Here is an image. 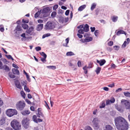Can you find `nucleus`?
Instances as JSON below:
<instances>
[{
    "mask_svg": "<svg viewBox=\"0 0 130 130\" xmlns=\"http://www.w3.org/2000/svg\"><path fill=\"white\" fill-rule=\"evenodd\" d=\"M46 58H45L44 57L42 58L41 57L40 58V59L42 62H45L46 61Z\"/></svg>",
    "mask_w": 130,
    "mask_h": 130,
    "instance_id": "50",
    "label": "nucleus"
},
{
    "mask_svg": "<svg viewBox=\"0 0 130 130\" xmlns=\"http://www.w3.org/2000/svg\"><path fill=\"white\" fill-rule=\"evenodd\" d=\"M74 55V53L72 52H68L66 53V55L68 56Z\"/></svg>",
    "mask_w": 130,
    "mask_h": 130,
    "instance_id": "30",
    "label": "nucleus"
},
{
    "mask_svg": "<svg viewBox=\"0 0 130 130\" xmlns=\"http://www.w3.org/2000/svg\"><path fill=\"white\" fill-rule=\"evenodd\" d=\"M92 40V38L91 37H88L85 38L83 41V42L85 43L87 42H89Z\"/></svg>",
    "mask_w": 130,
    "mask_h": 130,
    "instance_id": "16",
    "label": "nucleus"
},
{
    "mask_svg": "<svg viewBox=\"0 0 130 130\" xmlns=\"http://www.w3.org/2000/svg\"><path fill=\"white\" fill-rule=\"evenodd\" d=\"M40 11H38L35 14V18H37V17H38L39 15H40Z\"/></svg>",
    "mask_w": 130,
    "mask_h": 130,
    "instance_id": "34",
    "label": "nucleus"
},
{
    "mask_svg": "<svg viewBox=\"0 0 130 130\" xmlns=\"http://www.w3.org/2000/svg\"><path fill=\"white\" fill-rule=\"evenodd\" d=\"M127 44V42L126 41L124 42L123 44L122 45V47H125L126 46Z\"/></svg>",
    "mask_w": 130,
    "mask_h": 130,
    "instance_id": "48",
    "label": "nucleus"
},
{
    "mask_svg": "<svg viewBox=\"0 0 130 130\" xmlns=\"http://www.w3.org/2000/svg\"><path fill=\"white\" fill-rule=\"evenodd\" d=\"M70 11L69 10H67L66 11L65 14L66 15H69V13Z\"/></svg>",
    "mask_w": 130,
    "mask_h": 130,
    "instance_id": "61",
    "label": "nucleus"
},
{
    "mask_svg": "<svg viewBox=\"0 0 130 130\" xmlns=\"http://www.w3.org/2000/svg\"><path fill=\"white\" fill-rule=\"evenodd\" d=\"M96 62L99 63L100 65L101 66L103 65L105 63L106 61L105 59L101 60L100 61L97 60Z\"/></svg>",
    "mask_w": 130,
    "mask_h": 130,
    "instance_id": "13",
    "label": "nucleus"
},
{
    "mask_svg": "<svg viewBox=\"0 0 130 130\" xmlns=\"http://www.w3.org/2000/svg\"><path fill=\"white\" fill-rule=\"evenodd\" d=\"M25 101L28 104H29L30 105V104H31V103L30 102V101L27 99H26L25 100Z\"/></svg>",
    "mask_w": 130,
    "mask_h": 130,
    "instance_id": "58",
    "label": "nucleus"
},
{
    "mask_svg": "<svg viewBox=\"0 0 130 130\" xmlns=\"http://www.w3.org/2000/svg\"><path fill=\"white\" fill-rule=\"evenodd\" d=\"M56 12L54 11L53 12L51 13V16L52 18H54L56 16Z\"/></svg>",
    "mask_w": 130,
    "mask_h": 130,
    "instance_id": "40",
    "label": "nucleus"
},
{
    "mask_svg": "<svg viewBox=\"0 0 130 130\" xmlns=\"http://www.w3.org/2000/svg\"><path fill=\"white\" fill-rule=\"evenodd\" d=\"M50 9L49 7H46L43 9L42 11V13H47L50 11Z\"/></svg>",
    "mask_w": 130,
    "mask_h": 130,
    "instance_id": "14",
    "label": "nucleus"
},
{
    "mask_svg": "<svg viewBox=\"0 0 130 130\" xmlns=\"http://www.w3.org/2000/svg\"><path fill=\"white\" fill-rule=\"evenodd\" d=\"M101 69V68L100 67H98L97 68L95 71L97 74H98L100 73Z\"/></svg>",
    "mask_w": 130,
    "mask_h": 130,
    "instance_id": "33",
    "label": "nucleus"
},
{
    "mask_svg": "<svg viewBox=\"0 0 130 130\" xmlns=\"http://www.w3.org/2000/svg\"><path fill=\"white\" fill-rule=\"evenodd\" d=\"M35 48L37 51H38L41 50V48L40 46H37Z\"/></svg>",
    "mask_w": 130,
    "mask_h": 130,
    "instance_id": "47",
    "label": "nucleus"
},
{
    "mask_svg": "<svg viewBox=\"0 0 130 130\" xmlns=\"http://www.w3.org/2000/svg\"><path fill=\"white\" fill-rule=\"evenodd\" d=\"M118 17L117 16H113L111 17V19L112 21L113 22H116L118 19Z\"/></svg>",
    "mask_w": 130,
    "mask_h": 130,
    "instance_id": "24",
    "label": "nucleus"
},
{
    "mask_svg": "<svg viewBox=\"0 0 130 130\" xmlns=\"http://www.w3.org/2000/svg\"><path fill=\"white\" fill-rule=\"evenodd\" d=\"M21 96L24 98H25V94L23 91H21Z\"/></svg>",
    "mask_w": 130,
    "mask_h": 130,
    "instance_id": "42",
    "label": "nucleus"
},
{
    "mask_svg": "<svg viewBox=\"0 0 130 130\" xmlns=\"http://www.w3.org/2000/svg\"><path fill=\"white\" fill-rule=\"evenodd\" d=\"M47 68L52 70H55L56 69V67L55 66H47Z\"/></svg>",
    "mask_w": 130,
    "mask_h": 130,
    "instance_id": "31",
    "label": "nucleus"
},
{
    "mask_svg": "<svg viewBox=\"0 0 130 130\" xmlns=\"http://www.w3.org/2000/svg\"><path fill=\"white\" fill-rule=\"evenodd\" d=\"M55 27L54 24L50 21L48 22L44 26V28L46 30H52Z\"/></svg>",
    "mask_w": 130,
    "mask_h": 130,
    "instance_id": "3",
    "label": "nucleus"
},
{
    "mask_svg": "<svg viewBox=\"0 0 130 130\" xmlns=\"http://www.w3.org/2000/svg\"><path fill=\"white\" fill-rule=\"evenodd\" d=\"M77 65L79 67H81V61L80 60L78 61L77 63Z\"/></svg>",
    "mask_w": 130,
    "mask_h": 130,
    "instance_id": "57",
    "label": "nucleus"
},
{
    "mask_svg": "<svg viewBox=\"0 0 130 130\" xmlns=\"http://www.w3.org/2000/svg\"><path fill=\"white\" fill-rule=\"evenodd\" d=\"M105 101H103L100 103L99 108H102L105 107Z\"/></svg>",
    "mask_w": 130,
    "mask_h": 130,
    "instance_id": "22",
    "label": "nucleus"
},
{
    "mask_svg": "<svg viewBox=\"0 0 130 130\" xmlns=\"http://www.w3.org/2000/svg\"><path fill=\"white\" fill-rule=\"evenodd\" d=\"M83 28L84 31L87 32L89 30V26L87 24H86L84 27Z\"/></svg>",
    "mask_w": 130,
    "mask_h": 130,
    "instance_id": "23",
    "label": "nucleus"
},
{
    "mask_svg": "<svg viewBox=\"0 0 130 130\" xmlns=\"http://www.w3.org/2000/svg\"><path fill=\"white\" fill-rule=\"evenodd\" d=\"M22 26L23 28L25 29H27L28 28V25L26 24H22Z\"/></svg>",
    "mask_w": 130,
    "mask_h": 130,
    "instance_id": "27",
    "label": "nucleus"
},
{
    "mask_svg": "<svg viewBox=\"0 0 130 130\" xmlns=\"http://www.w3.org/2000/svg\"><path fill=\"white\" fill-rule=\"evenodd\" d=\"M92 63H89L88 66L87 67V68H92Z\"/></svg>",
    "mask_w": 130,
    "mask_h": 130,
    "instance_id": "63",
    "label": "nucleus"
},
{
    "mask_svg": "<svg viewBox=\"0 0 130 130\" xmlns=\"http://www.w3.org/2000/svg\"><path fill=\"white\" fill-rule=\"evenodd\" d=\"M108 86L111 87H113L115 86L114 84L113 83L112 84H110L108 85Z\"/></svg>",
    "mask_w": 130,
    "mask_h": 130,
    "instance_id": "62",
    "label": "nucleus"
},
{
    "mask_svg": "<svg viewBox=\"0 0 130 130\" xmlns=\"http://www.w3.org/2000/svg\"><path fill=\"white\" fill-rule=\"evenodd\" d=\"M15 85L16 87L20 89L22 88V87L21 86L20 83L19 81L17 80L15 82Z\"/></svg>",
    "mask_w": 130,
    "mask_h": 130,
    "instance_id": "15",
    "label": "nucleus"
},
{
    "mask_svg": "<svg viewBox=\"0 0 130 130\" xmlns=\"http://www.w3.org/2000/svg\"><path fill=\"white\" fill-rule=\"evenodd\" d=\"M51 34L50 33H47L43 35L42 37V38L44 39L45 38L50 36Z\"/></svg>",
    "mask_w": 130,
    "mask_h": 130,
    "instance_id": "35",
    "label": "nucleus"
},
{
    "mask_svg": "<svg viewBox=\"0 0 130 130\" xmlns=\"http://www.w3.org/2000/svg\"><path fill=\"white\" fill-rule=\"evenodd\" d=\"M29 119L27 118H24L22 121L23 126L25 129L29 127Z\"/></svg>",
    "mask_w": 130,
    "mask_h": 130,
    "instance_id": "8",
    "label": "nucleus"
},
{
    "mask_svg": "<svg viewBox=\"0 0 130 130\" xmlns=\"http://www.w3.org/2000/svg\"><path fill=\"white\" fill-rule=\"evenodd\" d=\"M26 78H27V80L29 82H30V79L29 78V75L27 74V75H26Z\"/></svg>",
    "mask_w": 130,
    "mask_h": 130,
    "instance_id": "53",
    "label": "nucleus"
},
{
    "mask_svg": "<svg viewBox=\"0 0 130 130\" xmlns=\"http://www.w3.org/2000/svg\"><path fill=\"white\" fill-rule=\"evenodd\" d=\"M99 30H95L94 32V34L96 37H98V35Z\"/></svg>",
    "mask_w": 130,
    "mask_h": 130,
    "instance_id": "46",
    "label": "nucleus"
},
{
    "mask_svg": "<svg viewBox=\"0 0 130 130\" xmlns=\"http://www.w3.org/2000/svg\"><path fill=\"white\" fill-rule=\"evenodd\" d=\"M95 11L96 13L95 14L96 15H98L99 11V9H97L95 10Z\"/></svg>",
    "mask_w": 130,
    "mask_h": 130,
    "instance_id": "60",
    "label": "nucleus"
},
{
    "mask_svg": "<svg viewBox=\"0 0 130 130\" xmlns=\"http://www.w3.org/2000/svg\"><path fill=\"white\" fill-rule=\"evenodd\" d=\"M6 114L8 116L11 117L14 115H17V111L15 109H9L6 111Z\"/></svg>",
    "mask_w": 130,
    "mask_h": 130,
    "instance_id": "5",
    "label": "nucleus"
},
{
    "mask_svg": "<svg viewBox=\"0 0 130 130\" xmlns=\"http://www.w3.org/2000/svg\"><path fill=\"white\" fill-rule=\"evenodd\" d=\"M22 31L21 27L18 25H17L14 30V34L17 37L19 36L20 34L22 32Z\"/></svg>",
    "mask_w": 130,
    "mask_h": 130,
    "instance_id": "7",
    "label": "nucleus"
},
{
    "mask_svg": "<svg viewBox=\"0 0 130 130\" xmlns=\"http://www.w3.org/2000/svg\"><path fill=\"white\" fill-rule=\"evenodd\" d=\"M113 43L112 41H110L108 42V45L109 46H111L113 45Z\"/></svg>",
    "mask_w": 130,
    "mask_h": 130,
    "instance_id": "44",
    "label": "nucleus"
},
{
    "mask_svg": "<svg viewBox=\"0 0 130 130\" xmlns=\"http://www.w3.org/2000/svg\"><path fill=\"white\" fill-rule=\"evenodd\" d=\"M110 103H111L110 101L109 100H107L106 102V105H109L110 104Z\"/></svg>",
    "mask_w": 130,
    "mask_h": 130,
    "instance_id": "51",
    "label": "nucleus"
},
{
    "mask_svg": "<svg viewBox=\"0 0 130 130\" xmlns=\"http://www.w3.org/2000/svg\"><path fill=\"white\" fill-rule=\"evenodd\" d=\"M104 130H113L112 127L110 125H107L105 126Z\"/></svg>",
    "mask_w": 130,
    "mask_h": 130,
    "instance_id": "11",
    "label": "nucleus"
},
{
    "mask_svg": "<svg viewBox=\"0 0 130 130\" xmlns=\"http://www.w3.org/2000/svg\"><path fill=\"white\" fill-rule=\"evenodd\" d=\"M25 105V103L20 101L16 104V108L18 110H22L24 108Z\"/></svg>",
    "mask_w": 130,
    "mask_h": 130,
    "instance_id": "6",
    "label": "nucleus"
},
{
    "mask_svg": "<svg viewBox=\"0 0 130 130\" xmlns=\"http://www.w3.org/2000/svg\"><path fill=\"white\" fill-rule=\"evenodd\" d=\"M34 27L32 26L30 27L27 30L26 32L28 34H30L31 32L33 31Z\"/></svg>",
    "mask_w": 130,
    "mask_h": 130,
    "instance_id": "19",
    "label": "nucleus"
},
{
    "mask_svg": "<svg viewBox=\"0 0 130 130\" xmlns=\"http://www.w3.org/2000/svg\"><path fill=\"white\" fill-rule=\"evenodd\" d=\"M22 22L24 23H28L29 21L28 20H26L25 19H23L22 20Z\"/></svg>",
    "mask_w": 130,
    "mask_h": 130,
    "instance_id": "52",
    "label": "nucleus"
},
{
    "mask_svg": "<svg viewBox=\"0 0 130 130\" xmlns=\"http://www.w3.org/2000/svg\"><path fill=\"white\" fill-rule=\"evenodd\" d=\"M99 121L97 118H94L92 121L93 126L95 128H98L99 127Z\"/></svg>",
    "mask_w": 130,
    "mask_h": 130,
    "instance_id": "9",
    "label": "nucleus"
},
{
    "mask_svg": "<svg viewBox=\"0 0 130 130\" xmlns=\"http://www.w3.org/2000/svg\"><path fill=\"white\" fill-rule=\"evenodd\" d=\"M58 7V5H55L53 7V9L54 10H55Z\"/></svg>",
    "mask_w": 130,
    "mask_h": 130,
    "instance_id": "49",
    "label": "nucleus"
},
{
    "mask_svg": "<svg viewBox=\"0 0 130 130\" xmlns=\"http://www.w3.org/2000/svg\"><path fill=\"white\" fill-rule=\"evenodd\" d=\"M122 106H123L124 108L126 109H130V102L127 100L122 99L121 102Z\"/></svg>",
    "mask_w": 130,
    "mask_h": 130,
    "instance_id": "4",
    "label": "nucleus"
},
{
    "mask_svg": "<svg viewBox=\"0 0 130 130\" xmlns=\"http://www.w3.org/2000/svg\"><path fill=\"white\" fill-rule=\"evenodd\" d=\"M2 69L5 70L6 72H7L10 71V70L9 67L6 65H4L3 66V69Z\"/></svg>",
    "mask_w": 130,
    "mask_h": 130,
    "instance_id": "18",
    "label": "nucleus"
},
{
    "mask_svg": "<svg viewBox=\"0 0 130 130\" xmlns=\"http://www.w3.org/2000/svg\"><path fill=\"white\" fill-rule=\"evenodd\" d=\"M40 54L42 56H43L44 58H46L47 55L46 54L43 52H42L40 53Z\"/></svg>",
    "mask_w": 130,
    "mask_h": 130,
    "instance_id": "37",
    "label": "nucleus"
},
{
    "mask_svg": "<svg viewBox=\"0 0 130 130\" xmlns=\"http://www.w3.org/2000/svg\"><path fill=\"white\" fill-rule=\"evenodd\" d=\"M32 119L33 121L36 123H38V121L37 120V117L36 115H34L32 117Z\"/></svg>",
    "mask_w": 130,
    "mask_h": 130,
    "instance_id": "32",
    "label": "nucleus"
},
{
    "mask_svg": "<svg viewBox=\"0 0 130 130\" xmlns=\"http://www.w3.org/2000/svg\"><path fill=\"white\" fill-rule=\"evenodd\" d=\"M64 18L62 16H60L59 18V21L60 22L63 23L64 22Z\"/></svg>",
    "mask_w": 130,
    "mask_h": 130,
    "instance_id": "26",
    "label": "nucleus"
},
{
    "mask_svg": "<svg viewBox=\"0 0 130 130\" xmlns=\"http://www.w3.org/2000/svg\"><path fill=\"white\" fill-rule=\"evenodd\" d=\"M85 130H92V128L89 126H88L86 127Z\"/></svg>",
    "mask_w": 130,
    "mask_h": 130,
    "instance_id": "55",
    "label": "nucleus"
},
{
    "mask_svg": "<svg viewBox=\"0 0 130 130\" xmlns=\"http://www.w3.org/2000/svg\"><path fill=\"white\" fill-rule=\"evenodd\" d=\"M11 127L15 130H20L21 129V124L15 120H13L11 123Z\"/></svg>",
    "mask_w": 130,
    "mask_h": 130,
    "instance_id": "2",
    "label": "nucleus"
},
{
    "mask_svg": "<svg viewBox=\"0 0 130 130\" xmlns=\"http://www.w3.org/2000/svg\"><path fill=\"white\" fill-rule=\"evenodd\" d=\"M24 90L28 92H30V91L29 89L27 88L26 85H25L24 86Z\"/></svg>",
    "mask_w": 130,
    "mask_h": 130,
    "instance_id": "41",
    "label": "nucleus"
},
{
    "mask_svg": "<svg viewBox=\"0 0 130 130\" xmlns=\"http://www.w3.org/2000/svg\"><path fill=\"white\" fill-rule=\"evenodd\" d=\"M119 31V32L120 33V34H124L125 35L126 34V33L125 32L124 30H120Z\"/></svg>",
    "mask_w": 130,
    "mask_h": 130,
    "instance_id": "54",
    "label": "nucleus"
},
{
    "mask_svg": "<svg viewBox=\"0 0 130 130\" xmlns=\"http://www.w3.org/2000/svg\"><path fill=\"white\" fill-rule=\"evenodd\" d=\"M9 76L11 78H14L15 77V76L11 73H9L8 74Z\"/></svg>",
    "mask_w": 130,
    "mask_h": 130,
    "instance_id": "39",
    "label": "nucleus"
},
{
    "mask_svg": "<svg viewBox=\"0 0 130 130\" xmlns=\"http://www.w3.org/2000/svg\"><path fill=\"white\" fill-rule=\"evenodd\" d=\"M86 7L85 5H84L80 6L78 8V10L79 11H82Z\"/></svg>",
    "mask_w": 130,
    "mask_h": 130,
    "instance_id": "25",
    "label": "nucleus"
},
{
    "mask_svg": "<svg viewBox=\"0 0 130 130\" xmlns=\"http://www.w3.org/2000/svg\"><path fill=\"white\" fill-rule=\"evenodd\" d=\"M115 124L118 130H127L129 126L128 123L123 118L119 116L114 120Z\"/></svg>",
    "mask_w": 130,
    "mask_h": 130,
    "instance_id": "1",
    "label": "nucleus"
},
{
    "mask_svg": "<svg viewBox=\"0 0 130 130\" xmlns=\"http://www.w3.org/2000/svg\"><path fill=\"white\" fill-rule=\"evenodd\" d=\"M22 115L24 116L27 115L30 113V112L28 110H24L21 112Z\"/></svg>",
    "mask_w": 130,
    "mask_h": 130,
    "instance_id": "21",
    "label": "nucleus"
},
{
    "mask_svg": "<svg viewBox=\"0 0 130 130\" xmlns=\"http://www.w3.org/2000/svg\"><path fill=\"white\" fill-rule=\"evenodd\" d=\"M3 66L2 62L0 61V69H3Z\"/></svg>",
    "mask_w": 130,
    "mask_h": 130,
    "instance_id": "56",
    "label": "nucleus"
},
{
    "mask_svg": "<svg viewBox=\"0 0 130 130\" xmlns=\"http://www.w3.org/2000/svg\"><path fill=\"white\" fill-rule=\"evenodd\" d=\"M41 108H38V115L37 116L38 117L40 118L41 117L43 118L44 116L42 112L41 111Z\"/></svg>",
    "mask_w": 130,
    "mask_h": 130,
    "instance_id": "12",
    "label": "nucleus"
},
{
    "mask_svg": "<svg viewBox=\"0 0 130 130\" xmlns=\"http://www.w3.org/2000/svg\"><path fill=\"white\" fill-rule=\"evenodd\" d=\"M69 38H67L66 39V43L65 44H63V45L65 46H67V45L68 43H69Z\"/></svg>",
    "mask_w": 130,
    "mask_h": 130,
    "instance_id": "38",
    "label": "nucleus"
},
{
    "mask_svg": "<svg viewBox=\"0 0 130 130\" xmlns=\"http://www.w3.org/2000/svg\"><path fill=\"white\" fill-rule=\"evenodd\" d=\"M116 109L120 112H122L124 110V108L123 106H122L121 104L120 105L118 106V105L116 104L115 105Z\"/></svg>",
    "mask_w": 130,
    "mask_h": 130,
    "instance_id": "10",
    "label": "nucleus"
},
{
    "mask_svg": "<svg viewBox=\"0 0 130 130\" xmlns=\"http://www.w3.org/2000/svg\"><path fill=\"white\" fill-rule=\"evenodd\" d=\"M123 93L125 96L126 97H130V93L128 92H124Z\"/></svg>",
    "mask_w": 130,
    "mask_h": 130,
    "instance_id": "36",
    "label": "nucleus"
},
{
    "mask_svg": "<svg viewBox=\"0 0 130 130\" xmlns=\"http://www.w3.org/2000/svg\"><path fill=\"white\" fill-rule=\"evenodd\" d=\"M5 122V120L4 118L0 120V125H3V124H4Z\"/></svg>",
    "mask_w": 130,
    "mask_h": 130,
    "instance_id": "28",
    "label": "nucleus"
},
{
    "mask_svg": "<svg viewBox=\"0 0 130 130\" xmlns=\"http://www.w3.org/2000/svg\"><path fill=\"white\" fill-rule=\"evenodd\" d=\"M43 24H38L36 28V30L38 31H40L41 30L43 27Z\"/></svg>",
    "mask_w": 130,
    "mask_h": 130,
    "instance_id": "17",
    "label": "nucleus"
},
{
    "mask_svg": "<svg viewBox=\"0 0 130 130\" xmlns=\"http://www.w3.org/2000/svg\"><path fill=\"white\" fill-rule=\"evenodd\" d=\"M122 90V89L121 88H119L118 89L116 90V93L120 91H121Z\"/></svg>",
    "mask_w": 130,
    "mask_h": 130,
    "instance_id": "59",
    "label": "nucleus"
},
{
    "mask_svg": "<svg viewBox=\"0 0 130 130\" xmlns=\"http://www.w3.org/2000/svg\"><path fill=\"white\" fill-rule=\"evenodd\" d=\"M84 31L83 30L80 29L78 31V32L79 34H83L84 33Z\"/></svg>",
    "mask_w": 130,
    "mask_h": 130,
    "instance_id": "43",
    "label": "nucleus"
},
{
    "mask_svg": "<svg viewBox=\"0 0 130 130\" xmlns=\"http://www.w3.org/2000/svg\"><path fill=\"white\" fill-rule=\"evenodd\" d=\"M96 5V4L95 3H93L92 4L91 7V11H93L94 9L95 8Z\"/></svg>",
    "mask_w": 130,
    "mask_h": 130,
    "instance_id": "29",
    "label": "nucleus"
},
{
    "mask_svg": "<svg viewBox=\"0 0 130 130\" xmlns=\"http://www.w3.org/2000/svg\"><path fill=\"white\" fill-rule=\"evenodd\" d=\"M110 101L111 103H113L115 101V99L114 98L112 97L111 98Z\"/></svg>",
    "mask_w": 130,
    "mask_h": 130,
    "instance_id": "45",
    "label": "nucleus"
},
{
    "mask_svg": "<svg viewBox=\"0 0 130 130\" xmlns=\"http://www.w3.org/2000/svg\"><path fill=\"white\" fill-rule=\"evenodd\" d=\"M12 71L13 73L14 74L19 75L20 74L19 72L18 69L13 68L12 69Z\"/></svg>",
    "mask_w": 130,
    "mask_h": 130,
    "instance_id": "20",
    "label": "nucleus"
},
{
    "mask_svg": "<svg viewBox=\"0 0 130 130\" xmlns=\"http://www.w3.org/2000/svg\"><path fill=\"white\" fill-rule=\"evenodd\" d=\"M69 20L68 18H64V22L66 23Z\"/></svg>",
    "mask_w": 130,
    "mask_h": 130,
    "instance_id": "64",
    "label": "nucleus"
}]
</instances>
